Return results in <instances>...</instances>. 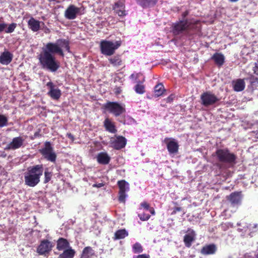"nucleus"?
Segmentation results:
<instances>
[{
  "label": "nucleus",
  "mask_w": 258,
  "mask_h": 258,
  "mask_svg": "<svg viewBox=\"0 0 258 258\" xmlns=\"http://www.w3.org/2000/svg\"><path fill=\"white\" fill-rule=\"evenodd\" d=\"M105 108L115 116H118L125 111V105L116 102H107Z\"/></svg>",
  "instance_id": "5"
},
{
  "label": "nucleus",
  "mask_w": 258,
  "mask_h": 258,
  "mask_svg": "<svg viewBox=\"0 0 258 258\" xmlns=\"http://www.w3.org/2000/svg\"><path fill=\"white\" fill-rule=\"evenodd\" d=\"M118 185L119 188V192H125L130 189L129 184L125 180L118 181Z\"/></svg>",
  "instance_id": "33"
},
{
  "label": "nucleus",
  "mask_w": 258,
  "mask_h": 258,
  "mask_svg": "<svg viewBox=\"0 0 258 258\" xmlns=\"http://www.w3.org/2000/svg\"><path fill=\"white\" fill-rule=\"evenodd\" d=\"M189 26V23L187 20H179L173 25V33L175 35L182 34L188 29Z\"/></svg>",
  "instance_id": "10"
},
{
  "label": "nucleus",
  "mask_w": 258,
  "mask_h": 258,
  "mask_svg": "<svg viewBox=\"0 0 258 258\" xmlns=\"http://www.w3.org/2000/svg\"><path fill=\"white\" fill-rule=\"evenodd\" d=\"M128 232L125 229H119L117 230L113 237L114 240L123 239L128 236Z\"/></svg>",
  "instance_id": "29"
},
{
  "label": "nucleus",
  "mask_w": 258,
  "mask_h": 258,
  "mask_svg": "<svg viewBox=\"0 0 258 258\" xmlns=\"http://www.w3.org/2000/svg\"><path fill=\"white\" fill-rule=\"evenodd\" d=\"M54 244L48 239H43L41 241L37 248V252L41 255H48L52 250Z\"/></svg>",
  "instance_id": "8"
},
{
  "label": "nucleus",
  "mask_w": 258,
  "mask_h": 258,
  "mask_svg": "<svg viewBox=\"0 0 258 258\" xmlns=\"http://www.w3.org/2000/svg\"><path fill=\"white\" fill-rule=\"evenodd\" d=\"M143 251V248L140 243L136 242L133 245V251L134 253H141Z\"/></svg>",
  "instance_id": "37"
},
{
  "label": "nucleus",
  "mask_w": 258,
  "mask_h": 258,
  "mask_svg": "<svg viewBox=\"0 0 258 258\" xmlns=\"http://www.w3.org/2000/svg\"><path fill=\"white\" fill-rule=\"evenodd\" d=\"M80 9L74 5H71L66 9L64 17L69 20H74L76 18L80 12Z\"/></svg>",
  "instance_id": "13"
},
{
  "label": "nucleus",
  "mask_w": 258,
  "mask_h": 258,
  "mask_svg": "<svg viewBox=\"0 0 258 258\" xmlns=\"http://www.w3.org/2000/svg\"><path fill=\"white\" fill-rule=\"evenodd\" d=\"M42 51L47 52L49 54H58L61 56H64V53L62 49L59 45V39L55 43L49 42L47 43L45 47L42 48Z\"/></svg>",
  "instance_id": "7"
},
{
  "label": "nucleus",
  "mask_w": 258,
  "mask_h": 258,
  "mask_svg": "<svg viewBox=\"0 0 258 258\" xmlns=\"http://www.w3.org/2000/svg\"><path fill=\"white\" fill-rule=\"evenodd\" d=\"M232 85L234 90L236 92L243 91L245 87L244 80L241 79H238L233 81Z\"/></svg>",
  "instance_id": "22"
},
{
  "label": "nucleus",
  "mask_w": 258,
  "mask_h": 258,
  "mask_svg": "<svg viewBox=\"0 0 258 258\" xmlns=\"http://www.w3.org/2000/svg\"><path fill=\"white\" fill-rule=\"evenodd\" d=\"M188 14V11H185L184 12H183L182 14V20H186L185 19V17L187 16V15Z\"/></svg>",
  "instance_id": "48"
},
{
  "label": "nucleus",
  "mask_w": 258,
  "mask_h": 258,
  "mask_svg": "<svg viewBox=\"0 0 258 258\" xmlns=\"http://www.w3.org/2000/svg\"><path fill=\"white\" fill-rule=\"evenodd\" d=\"M133 258H150V255L146 254H139L138 255H135Z\"/></svg>",
  "instance_id": "42"
},
{
  "label": "nucleus",
  "mask_w": 258,
  "mask_h": 258,
  "mask_svg": "<svg viewBox=\"0 0 258 258\" xmlns=\"http://www.w3.org/2000/svg\"><path fill=\"white\" fill-rule=\"evenodd\" d=\"M40 152L44 158L48 161L52 162H55L56 155L49 142H47L45 143V147L40 150Z\"/></svg>",
  "instance_id": "9"
},
{
  "label": "nucleus",
  "mask_w": 258,
  "mask_h": 258,
  "mask_svg": "<svg viewBox=\"0 0 258 258\" xmlns=\"http://www.w3.org/2000/svg\"><path fill=\"white\" fill-rule=\"evenodd\" d=\"M75 251L71 248L64 250L63 252L59 255L58 258H73Z\"/></svg>",
  "instance_id": "30"
},
{
  "label": "nucleus",
  "mask_w": 258,
  "mask_h": 258,
  "mask_svg": "<svg viewBox=\"0 0 258 258\" xmlns=\"http://www.w3.org/2000/svg\"><path fill=\"white\" fill-rule=\"evenodd\" d=\"M181 210V208L180 207H175L174 209L173 213H175L176 212H179Z\"/></svg>",
  "instance_id": "50"
},
{
  "label": "nucleus",
  "mask_w": 258,
  "mask_h": 258,
  "mask_svg": "<svg viewBox=\"0 0 258 258\" xmlns=\"http://www.w3.org/2000/svg\"><path fill=\"white\" fill-rule=\"evenodd\" d=\"M141 206L144 209H145L146 211H148L150 209L149 205L147 202H143L141 204Z\"/></svg>",
  "instance_id": "43"
},
{
  "label": "nucleus",
  "mask_w": 258,
  "mask_h": 258,
  "mask_svg": "<svg viewBox=\"0 0 258 258\" xmlns=\"http://www.w3.org/2000/svg\"><path fill=\"white\" fill-rule=\"evenodd\" d=\"M148 211L150 212V213L152 215L155 214V210L153 208H150Z\"/></svg>",
  "instance_id": "51"
},
{
  "label": "nucleus",
  "mask_w": 258,
  "mask_h": 258,
  "mask_svg": "<svg viewBox=\"0 0 258 258\" xmlns=\"http://www.w3.org/2000/svg\"><path fill=\"white\" fill-rule=\"evenodd\" d=\"M127 195L125 192H119L118 200L121 203H125L126 197Z\"/></svg>",
  "instance_id": "40"
},
{
  "label": "nucleus",
  "mask_w": 258,
  "mask_h": 258,
  "mask_svg": "<svg viewBox=\"0 0 258 258\" xmlns=\"http://www.w3.org/2000/svg\"><path fill=\"white\" fill-rule=\"evenodd\" d=\"M138 4L143 8L150 7L154 5L157 2V0H136Z\"/></svg>",
  "instance_id": "32"
},
{
  "label": "nucleus",
  "mask_w": 258,
  "mask_h": 258,
  "mask_svg": "<svg viewBox=\"0 0 258 258\" xmlns=\"http://www.w3.org/2000/svg\"><path fill=\"white\" fill-rule=\"evenodd\" d=\"M200 98L201 104L205 107L213 105L220 100L214 94L209 91L202 94Z\"/></svg>",
  "instance_id": "6"
},
{
  "label": "nucleus",
  "mask_w": 258,
  "mask_h": 258,
  "mask_svg": "<svg viewBox=\"0 0 258 258\" xmlns=\"http://www.w3.org/2000/svg\"><path fill=\"white\" fill-rule=\"evenodd\" d=\"M17 26L15 23H12L9 24H7L4 21L3 18L0 19V33L5 32L6 33H12Z\"/></svg>",
  "instance_id": "14"
},
{
  "label": "nucleus",
  "mask_w": 258,
  "mask_h": 258,
  "mask_svg": "<svg viewBox=\"0 0 258 258\" xmlns=\"http://www.w3.org/2000/svg\"><path fill=\"white\" fill-rule=\"evenodd\" d=\"M46 85L49 89L47 93L48 95L53 100H58L61 95L60 90L56 87L55 85L51 81L47 82Z\"/></svg>",
  "instance_id": "11"
},
{
  "label": "nucleus",
  "mask_w": 258,
  "mask_h": 258,
  "mask_svg": "<svg viewBox=\"0 0 258 258\" xmlns=\"http://www.w3.org/2000/svg\"><path fill=\"white\" fill-rule=\"evenodd\" d=\"M121 41L120 40L111 41L103 40L100 42V49L101 53L107 56L113 54L115 50L121 45Z\"/></svg>",
  "instance_id": "4"
},
{
  "label": "nucleus",
  "mask_w": 258,
  "mask_h": 258,
  "mask_svg": "<svg viewBox=\"0 0 258 258\" xmlns=\"http://www.w3.org/2000/svg\"><path fill=\"white\" fill-rule=\"evenodd\" d=\"M52 176V173L51 172H49L48 169H46L44 171V183H46L48 182Z\"/></svg>",
  "instance_id": "38"
},
{
  "label": "nucleus",
  "mask_w": 258,
  "mask_h": 258,
  "mask_svg": "<svg viewBox=\"0 0 258 258\" xmlns=\"http://www.w3.org/2000/svg\"><path fill=\"white\" fill-rule=\"evenodd\" d=\"M164 91V88L162 84H158L154 88L155 96L159 97L161 96Z\"/></svg>",
  "instance_id": "34"
},
{
  "label": "nucleus",
  "mask_w": 258,
  "mask_h": 258,
  "mask_svg": "<svg viewBox=\"0 0 258 258\" xmlns=\"http://www.w3.org/2000/svg\"><path fill=\"white\" fill-rule=\"evenodd\" d=\"M186 234L184 236L183 241L185 245L187 247H190L192 242L196 239L195 232L191 229L188 228L185 232Z\"/></svg>",
  "instance_id": "16"
},
{
  "label": "nucleus",
  "mask_w": 258,
  "mask_h": 258,
  "mask_svg": "<svg viewBox=\"0 0 258 258\" xmlns=\"http://www.w3.org/2000/svg\"><path fill=\"white\" fill-rule=\"evenodd\" d=\"M97 162L103 165L108 164L110 161V157L106 152H100L96 156Z\"/></svg>",
  "instance_id": "20"
},
{
  "label": "nucleus",
  "mask_w": 258,
  "mask_h": 258,
  "mask_svg": "<svg viewBox=\"0 0 258 258\" xmlns=\"http://www.w3.org/2000/svg\"><path fill=\"white\" fill-rule=\"evenodd\" d=\"M230 2L235 3L238 2L239 0H228Z\"/></svg>",
  "instance_id": "52"
},
{
  "label": "nucleus",
  "mask_w": 258,
  "mask_h": 258,
  "mask_svg": "<svg viewBox=\"0 0 258 258\" xmlns=\"http://www.w3.org/2000/svg\"><path fill=\"white\" fill-rule=\"evenodd\" d=\"M104 126L107 131L111 133H115L117 130L115 128L114 123L111 122L108 118H106L104 121Z\"/></svg>",
  "instance_id": "28"
},
{
  "label": "nucleus",
  "mask_w": 258,
  "mask_h": 258,
  "mask_svg": "<svg viewBox=\"0 0 258 258\" xmlns=\"http://www.w3.org/2000/svg\"><path fill=\"white\" fill-rule=\"evenodd\" d=\"M104 185L103 183H95L93 185V187H102Z\"/></svg>",
  "instance_id": "47"
},
{
  "label": "nucleus",
  "mask_w": 258,
  "mask_h": 258,
  "mask_svg": "<svg viewBox=\"0 0 258 258\" xmlns=\"http://www.w3.org/2000/svg\"><path fill=\"white\" fill-rule=\"evenodd\" d=\"M41 22L31 17L28 21V25L29 29L33 32H37L40 28Z\"/></svg>",
  "instance_id": "23"
},
{
  "label": "nucleus",
  "mask_w": 258,
  "mask_h": 258,
  "mask_svg": "<svg viewBox=\"0 0 258 258\" xmlns=\"http://www.w3.org/2000/svg\"><path fill=\"white\" fill-rule=\"evenodd\" d=\"M49 2H52V1H54L55 0H48Z\"/></svg>",
  "instance_id": "53"
},
{
  "label": "nucleus",
  "mask_w": 258,
  "mask_h": 258,
  "mask_svg": "<svg viewBox=\"0 0 258 258\" xmlns=\"http://www.w3.org/2000/svg\"><path fill=\"white\" fill-rule=\"evenodd\" d=\"M212 59L214 60L217 65L221 66L224 62L225 57L222 53H215L212 57Z\"/></svg>",
  "instance_id": "26"
},
{
  "label": "nucleus",
  "mask_w": 258,
  "mask_h": 258,
  "mask_svg": "<svg viewBox=\"0 0 258 258\" xmlns=\"http://www.w3.org/2000/svg\"><path fill=\"white\" fill-rule=\"evenodd\" d=\"M59 45L61 49H65L68 52L70 51V46L68 41L65 39H59Z\"/></svg>",
  "instance_id": "36"
},
{
  "label": "nucleus",
  "mask_w": 258,
  "mask_h": 258,
  "mask_svg": "<svg viewBox=\"0 0 258 258\" xmlns=\"http://www.w3.org/2000/svg\"><path fill=\"white\" fill-rule=\"evenodd\" d=\"M167 147L170 154H175L178 152V144L174 139H171L167 144Z\"/></svg>",
  "instance_id": "24"
},
{
  "label": "nucleus",
  "mask_w": 258,
  "mask_h": 258,
  "mask_svg": "<svg viewBox=\"0 0 258 258\" xmlns=\"http://www.w3.org/2000/svg\"><path fill=\"white\" fill-rule=\"evenodd\" d=\"M24 139L21 137L14 138L11 142L5 148L6 150H16L20 148L23 144Z\"/></svg>",
  "instance_id": "15"
},
{
  "label": "nucleus",
  "mask_w": 258,
  "mask_h": 258,
  "mask_svg": "<svg viewBox=\"0 0 258 258\" xmlns=\"http://www.w3.org/2000/svg\"><path fill=\"white\" fill-rule=\"evenodd\" d=\"M43 173V167L42 164L28 167L24 173L25 184L29 187L35 186L39 183Z\"/></svg>",
  "instance_id": "1"
},
{
  "label": "nucleus",
  "mask_w": 258,
  "mask_h": 258,
  "mask_svg": "<svg viewBox=\"0 0 258 258\" xmlns=\"http://www.w3.org/2000/svg\"><path fill=\"white\" fill-rule=\"evenodd\" d=\"M94 255V250L90 246L85 247L82 254V258H90Z\"/></svg>",
  "instance_id": "31"
},
{
  "label": "nucleus",
  "mask_w": 258,
  "mask_h": 258,
  "mask_svg": "<svg viewBox=\"0 0 258 258\" xmlns=\"http://www.w3.org/2000/svg\"><path fill=\"white\" fill-rule=\"evenodd\" d=\"M242 199L241 192H234L228 197V200L233 206L240 205Z\"/></svg>",
  "instance_id": "17"
},
{
  "label": "nucleus",
  "mask_w": 258,
  "mask_h": 258,
  "mask_svg": "<svg viewBox=\"0 0 258 258\" xmlns=\"http://www.w3.org/2000/svg\"><path fill=\"white\" fill-rule=\"evenodd\" d=\"M139 74H133L131 75L130 78L133 80H136L138 77Z\"/></svg>",
  "instance_id": "46"
},
{
  "label": "nucleus",
  "mask_w": 258,
  "mask_h": 258,
  "mask_svg": "<svg viewBox=\"0 0 258 258\" xmlns=\"http://www.w3.org/2000/svg\"><path fill=\"white\" fill-rule=\"evenodd\" d=\"M140 219L142 221H146L148 220L150 217V216L148 214H139L138 215Z\"/></svg>",
  "instance_id": "41"
},
{
  "label": "nucleus",
  "mask_w": 258,
  "mask_h": 258,
  "mask_svg": "<svg viewBox=\"0 0 258 258\" xmlns=\"http://www.w3.org/2000/svg\"><path fill=\"white\" fill-rule=\"evenodd\" d=\"M216 250L217 247L216 245L210 244L203 246L201 249V252L204 255H210L214 254Z\"/></svg>",
  "instance_id": "21"
},
{
  "label": "nucleus",
  "mask_w": 258,
  "mask_h": 258,
  "mask_svg": "<svg viewBox=\"0 0 258 258\" xmlns=\"http://www.w3.org/2000/svg\"><path fill=\"white\" fill-rule=\"evenodd\" d=\"M67 137L70 139L72 141H74L75 140L74 136L71 133H68L67 135Z\"/></svg>",
  "instance_id": "49"
},
{
  "label": "nucleus",
  "mask_w": 258,
  "mask_h": 258,
  "mask_svg": "<svg viewBox=\"0 0 258 258\" xmlns=\"http://www.w3.org/2000/svg\"><path fill=\"white\" fill-rule=\"evenodd\" d=\"M108 60L114 67L118 68L123 64L122 60L119 55H115L110 57Z\"/></svg>",
  "instance_id": "27"
},
{
  "label": "nucleus",
  "mask_w": 258,
  "mask_h": 258,
  "mask_svg": "<svg viewBox=\"0 0 258 258\" xmlns=\"http://www.w3.org/2000/svg\"><path fill=\"white\" fill-rule=\"evenodd\" d=\"M110 144L112 148L119 150L124 148L126 144V139L121 136H116L110 140Z\"/></svg>",
  "instance_id": "12"
},
{
  "label": "nucleus",
  "mask_w": 258,
  "mask_h": 258,
  "mask_svg": "<svg viewBox=\"0 0 258 258\" xmlns=\"http://www.w3.org/2000/svg\"><path fill=\"white\" fill-rule=\"evenodd\" d=\"M218 161L222 163L233 164L235 162L236 156L227 149H218L213 154Z\"/></svg>",
  "instance_id": "3"
},
{
  "label": "nucleus",
  "mask_w": 258,
  "mask_h": 258,
  "mask_svg": "<svg viewBox=\"0 0 258 258\" xmlns=\"http://www.w3.org/2000/svg\"><path fill=\"white\" fill-rule=\"evenodd\" d=\"M38 59L42 68L51 72H55L60 67V63L55 55L47 52L42 51Z\"/></svg>",
  "instance_id": "2"
},
{
  "label": "nucleus",
  "mask_w": 258,
  "mask_h": 258,
  "mask_svg": "<svg viewBox=\"0 0 258 258\" xmlns=\"http://www.w3.org/2000/svg\"><path fill=\"white\" fill-rule=\"evenodd\" d=\"M114 12L119 17H123L126 15L125 6L123 1H119L115 4L113 8Z\"/></svg>",
  "instance_id": "18"
},
{
  "label": "nucleus",
  "mask_w": 258,
  "mask_h": 258,
  "mask_svg": "<svg viewBox=\"0 0 258 258\" xmlns=\"http://www.w3.org/2000/svg\"><path fill=\"white\" fill-rule=\"evenodd\" d=\"M13 55L8 51H5L0 55V62L4 65L9 64L13 58Z\"/></svg>",
  "instance_id": "19"
},
{
  "label": "nucleus",
  "mask_w": 258,
  "mask_h": 258,
  "mask_svg": "<svg viewBox=\"0 0 258 258\" xmlns=\"http://www.w3.org/2000/svg\"><path fill=\"white\" fill-rule=\"evenodd\" d=\"M135 91L139 94H143L145 92V86L141 82H139L135 86Z\"/></svg>",
  "instance_id": "35"
},
{
  "label": "nucleus",
  "mask_w": 258,
  "mask_h": 258,
  "mask_svg": "<svg viewBox=\"0 0 258 258\" xmlns=\"http://www.w3.org/2000/svg\"><path fill=\"white\" fill-rule=\"evenodd\" d=\"M8 119L4 115L0 114V127L7 125Z\"/></svg>",
  "instance_id": "39"
},
{
  "label": "nucleus",
  "mask_w": 258,
  "mask_h": 258,
  "mask_svg": "<svg viewBox=\"0 0 258 258\" xmlns=\"http://www.w3.org/2000/svg\"><path fill=\"white\" fill-rule=\"evenodd\" d=\"M254 73L258 75V62L255 63V67L253 69Z\"/></svg>",
  "instance_id": "45"
},
{
  "label": "nucleus",
  "mask_w": 258,
  "mask_h": 258,
  "mask_svg": "<svg viewBox=\"0 0 258 258\" xmlns=\"http://www.w3.org/2000/svg\"><path fill=\"white\" fill-rule=\"evenodd\" d=\"M70 246L68 241L63 238H59L57 241L56 248L58 250H65Z\"/></svg>",
  "instance_id": "25"
},
{
  "label": "nucleus",
  "mask_w": 258,
  "mask_h": 258,
  "mask_svg": "<svg viewBox=\"0 0 258 258\" xmlns=\"http://www.w3.org/2000/svg\"><path fill=\"white\" fill-rule=\"evenodd\" d=\"M174 95H171L166 98V102H170L174 99Z\"/></svg>",
  "instance_id": "44"
}]
</instances>
